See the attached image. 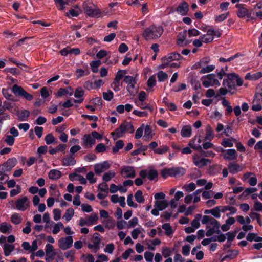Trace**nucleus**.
I'll return each instance as SVG.
<instances>
[{"label":"nucleus","instance_id":"nucleus-21","mask_svg":"<svg viewBox=\"0 0 262 262\" xmlns=\"http://www.w3.org/2000/svg\"><path fill=\"white\" fill-rule=\"evenodd\" d=\"M56 255L54 247H46V260L48 262L53 260Z\"/></svg>","mask_w":262,"mask_h":262},{"label":"nucleus","instance_id":"nucleus-2","mask_svg":"<svg viewBox=\"0 0 262 262\" xmlns=\"http://www.w3.org/2000/svg\"><path fill=\"white\" fill-rule=\"evenodd\" d=\"M227 78L224 79L223 85L227 87L229 92L235 89V85L240 86L242 85L243 81L238 76L235 74L231 73L227 74Z\"/></svg>","mask_w":262,"mask_h":262},{"label":"nucleus","instance_id":"nucleus-27","mask_svg":"<svg viewBox=\"0 0 262 262\" xmlns=\"http://www.w3.org/2000/svg\"><path fill=\"white\" fill-rule=\"evenodd\" d=\"M167 58L168 62L170 63L172 61L179 60L183 58L181 55L177 52H173L167 55V56L164 57Z\"/></svg>","mask_w":262,"mask_h":262},{"label":"nucleus","instance_id":"nucleus-1","mask_svg":"<svg viewBox=\"0 0 262 262\" xmlns=\"http://www.w3.org/2000/svg\"><path fill=\"white\" fill-rule=\"evenodd\" d=\"M163 33V28L161 26L151 25L145 28L142 33L143 37L146 40L159 38Z\"/></svg>","mask_w":262,"mask_h":262},{"label":"nucleus","instance_id":"nucleus-60","mask_svg":"<svg viewBox=\"0 0 262 262\" xmlns=\"http://www.w3.org/2000/svg\"><path fill=\"white\" fill-rule=\"evenodd\" d=\"M102 95L104 100L110 101L113 99L114 94L111 91H108L107 92H103Z\"/></svg>","mask_w":262,"mask_h":262},{"label":"nucleus","instance_id":"nucleus-25","mask_svg":"<svg viewBox=\"0 0 262 262\" xmlns=\"http://www.w3.org/2000/svg\"><path fill=\"white\" fill-rule=\"evenodd\" d=\"M12 226L7 223L3 222L0 224V232L3 233H10L12 232Z\"/></svg>","mask_w":262,"mask_h":262},{"label":"nucleus","instance_id":"nucleus-63","mask_svg":"<svg viewBox=\"0 0 262 262\" xmlns=\"http://www.w3.org/2000/svg\"><path fill=\"white\" fill-rule=\"evenodd\" d=\"M84 95V91L81 87L77 88L75 92L74 96L76 98H81Z\"/></svg>","mask_w":262,"mask_h":262},{"label":"nucleus","instance_id":"nucleus-28","mask_svg":"<svg viewBox=\"0 0 262 262\" xmlns=\"http://www.w3.org/2000/svg\"><path fill=\"white\" fill-rule=\"evenodd\" d=\"M59 246H72L73 238L71 236H68L65 238H60L59 241Z\"/></svg>","mask_w":262,"mask_h":262},{"label":"nucleus","instance_id":"nucleus-57","mask_svg":"<svg viewBox=\"0 0 262 262\" xmlns=\"http://www.w3.org/2000/svg\"><path fill=\"white\" fill-rule=\"evenodd\" d=\"M126 70H119L116 73V75L114 80L116 81H119V80H120L123 78V77L126 74Z\"/></svg>","mask_w":262,"mask_h":262},{"label":"nucleus","instance_id":"nucleus-11","mask_svg":"<svg viewBox=\"0 0 262 262\" xmlns=\"http://www.w3.org/2000/svg\"><path fill=\"white\" fill-rule=\"evenodd\" d=\"M17 164V160L15 158L9 159L5 163L0 165V171H10Z\"/></svg>","mask_w":262,"mask_h":262},{"label":"nucleus","instance_id":"nucleus-51","mask_svg":"<svg viewBox=\"0 0 262 262\" xmlns=\"http://www.w3.org/2000/svg\"><path fill=\"white\" fill-rule=\"evenodd\" d=\"M98 220V216L97 214H94L90 215L88 219V222L89 226L95 224Z\"/></svg>","mask_w":262,"mask_h":262},{"label":"nucleus","instance_id":"nucleus-37","mask_svg":"<svg viewBox=\"0 0 262 262\" xmlns=\"http://www.w3.org/2000/svg\"><path fill=\"white\" fill-rule=\"evenodd\" d=\"M173 168H165L161 170V174L165 179L167 178L168 176L173 177Z\"/></svg>","mask_w":262,"mask_h":262},{"label":"nucleus","instance_id":"nucleus-50","mask_svg":"<svg viewBox=\"0 0 262 262\" xmlns=\"http://www.w3.org/2000/svg\"><path fill=\"white\" fill-rule=\"evenodd\" d=\"M158 80L159 82H162L168 78L167 74L162 71H160L157 73Z\"/></svg>","mask_w":262,"mask_h":262},{"label":"nucleus","instance_id":"nucleus-30","mask_svg":"<svg viewBox=\"0 0 262 262\" xmlns=\"http://www.w3.org/2000/svg\"><path fill=\"white\" fill-rule=\"evenodd\" d=\"M210 226H212V229H213L214 231L216 232L217 234L220 233V230H219L220 227V223L215 219L213 218V219L211 220V222L210 224V226H209L208 225H207L206 227L207 228H208L210 227Z\"/></svg>","mask_w":262,"mask_h":262},{"label":"nucleus","instance_id":"nucleus-41","mask_svg":"<svg viewBox=\"0 0 262 262\" xmlns=\"http://www.w3.org/2000/svg\"><path fill=\"white\" fill-rule=\"evenodd\" d=\"M197 137H195L194 139L190 141L188 145L191 147L193 149L198 151H202V147L201 145H199V144H196L195 141L196 140Z\"/></svg>","mask_w":262,"mask_h":262},{"label":"nucleus","instance_id":"nucleus-59","mask_svg":"<svg viewBox=\"0 0 262 262\" xmlns=\"http://www.w3.org/2000/svg\"><path fill=\"white\" fill-rule=\"evenodd\" d=\"M138 223V219L137 217H134L130 221H128V224H127V228H134L135 227Z\"/></svg>","mask_w":262,"mask_h":262},{"label":"nucleus","instance_id":"nucleus-33","mask_svg":"<svg viewBox=\"0 0 262 262\" xmlns=\"http://www.w3.org/2000/svg\"><path fill=\"white\" fill-rule=\"evenodd\" d=\"M191 127L186 125L182 127L181 131V135L183 137H189L191 135Z\"/></svg>","mask_w":262,"mask_h":262},{"label":"nucleus","instance_id":"nucleus-32","mask_svg":"<svg viewBox=\"0 0 262 262\" xmlns=\"http://www.w3.org/2000/svg\"><path fill=\"white\" fill-rule=\"evenodd\" d=\"M222 212H225L226 211L228 210L230 211V213H227L226 216H229L230 215L234 214L237 212V209L233 206H220Z\"/></svg>","mask_w":262,"mask_h":262},{"label":"nucleus","instance_id":"nucleus-20","mask_svg":"<svg viewBox=\"0 0 262 262\" xmlns=\"http://www.w3.org/2000/svg\"><path fill=\"white\" fill-rule=\"evenodd\" d=\"M188 10V4L187 3L184 1L178 6L176 9V11L182 16H185L187 14Z\"/></svg>","mask_w":262,"mask_h":262},{"label":"nucleus","instance_id":"nucleus-58","mask_svg":"<svg viewBox=\"0 0 262 262\" xmlns=\"http://www.w3.org/2000/svg\"><path fill=\"white\" fill-rule=\"evenodd\" d=\"M147 86L150 89L154 87L156 84V80L155 76H150L147 82Z\"/></svg>","mask_w":262,"mask_h":262},{"label":"nucleus","instance_id":"nucleus-31","mask_svg":"<svg viewBox=\"0 0 262 262\" xmlns=\"http://www.w3.org/2000/svg\"><path fill=\"white\" fill-rule=\"evenodd\" d=\"M262 77V72H258L253 74L247 73L245 76V79L251 80H256Z\"/></svg>","mask_w":262,"mask_h":262},{"label":"nucleus","instance_id":"nucleus-24","mask_svg":"<svg viewBox=\"0 0 262 262\" xmlns=\"http://www.w3.org/2000/svg\"><path fill=\"white\" fill-rule=\"evenodd\" d=\"M62 176V173L57 169H52L48 173V177L50 179L57 180Z\"/></svg>","mask_w":262,"mask_h":262},{"label":"nucleus","instance_id":"nucleus-7","mask_svg":"<svg viewBox=\"0 0 262 262\" xmlns=\"http://www.w3.org/2000/svg\"><path fill=\"white\" fill-rule=\"evenodd\" d=\"M136 77L130 76H125L124 81L127 84V90L130 96H135L137 93V90L135 89V85L137 83Z\"/></svg>","mask_w":262,"mask_h":262},{"label":"nucleus","instance_id":"nucleus-54","mask_svg":"<svg viewBox=\"0 0 262 262\" xmlns=\"http://www.w3.org/2000/svg\"><path fill=\"white\" fill-rule=\"evenodd\" d=\"M63 228L64 226L62 223L60 222H58L54 226L52 232L54 234H57L60 231V229Z\"/></svg>","mask_w":262,"mask_h":262},{"label":"nucleus","instance_id":"nucleus-14","mask_svg":"<svg viewBox=\"0 0 262 262\" xmlns=\"http://www.w3.org/2000/svg\"><path fill=\"white\" fill-rule=\"evenodd\" d=\"M120 173L124 178H134L136 176L134 168L129 166L122 167Z\"/></svg>","mask_w":262,"mask_h":262},{"label":"nucleus","instance_id":"nucleus-46","mask_svg":"<svg viewBox=\"0 0 262 262\" xmlns=\"http://www.w3.org/2000/svg\"><path fill=\"white\" fill-rule=\"evenodd\" d=\"M173 177L182 176L186 172V170L183 168L176 167L173 168Z\"/></svg>","mask_w":262,"mask_h":262},{"label":"nucleus","instance_id":"nucleus-6","mask_svg":"<svg viewBox=\"0 0 262 262\" xmlns=\"http://www.w3.org/2000/svg\"><path fill=\"white\" fill-rule=\"evenodd\" d=\"M201 80L202 81V84L205 88H208L210 86H220V83L219 80L215 78L214 74H210L203 76Z\"/></svg>","mask_w":262,"mask_h":262},{"label":"nucleus","instance_id":"nucleus-48","mask_svg":"<svg viewBox=\"0 0 262 262\" xmlns=\"http://www.w3.org/2000/svg\"><path fill=\"white\" fill-rule=\"evenodd\" d=\"M92 242L94 244L93 246H99L101 243L100 235L99 233L96 232L94 233L92 237ZM89 246L91 245H89Z\"/></svg>","mask_w":262,"mask_h":262},{"label":"nucleus","instance_id":"nucleus-13","mask_svg":"<svg viewBox=\"0 0 262 262\" xmlns=\"http://www.w3.org/2000/svg\"><path fill=\"white\" fill-rule=\"evenodd\" d=\"M230 247H224V251H226L227 253L225 256L224 254L221 255V261H227L232 259L235 258L238 254V251L236 250H230L229 248Z\"/></svg>","mask_w":262,"mask_h":262},{"label":"nucleus","instance_id":"nucleus-4","mask_svg":"<svg viewBox=\"0 0 262 262\" xmlns=\"http://www.w3.org/2000/svg\"><path fill=\"white\" fill-rule=\"evenodd\" d=\"M85 14L91 17H99L101 13V10L90 0L85 1L82 5Z\"/></svg>","mask_w":262,"mask_h":262},{"label":"nucleus","instance_id":"nucleus-3","mask_svg":"<svg viewBox=\"0 0 262 262\" xmlns=\"http://www.w3.org/2000/svg\"><path fill=\"white\" fill-rule=\"evenodd\" d=\"M210 59L208 57L202 58L199 62L195 63L193 68L194 69H201L199 73L200 74H205L213 71L215 66L214 65H208L210 62Z\"/></svg>","mask_w":262,"mask_h":262},{"label":"nucleus","instance_id":"nucleus-10","mask_svg":"<svg viewBox=\"0 0 262 262\" xmlns=\"http://www.w3.org/2000/svg\"><path fill=\"white\" fill-rule=\"evenodd\" d=\"M30 203L27 196H20L15 202L16 208L19 211H24L29 206Z\"/></svg>","mask_w":262,"mask_h":262},{"label":"nucleus","instance_id":"nucleus-45","mask_svg":"<svg viewBox=\"0 0 262 262\" xmlns=\"http://www.w3.org/2000/svg\"><path fill=\"white\" fill-rule=\"evenodd\" d=\"M135 198L136 201L139 203H143L144 202L145 199L143 196L142 191L138 190L135 194Z\"/></svg>","mask_w":262,"mask_h":262},{"label":"nucleus","instance_id":"nucleus-56","mask_svg":"<svg viewBox=\"0 0 262 262\" xmlns=\"http://www.w3.org/2000/svg\"><path fill=\"white\" fill-rule=\"evenodd\" d=\"M76 75L77 78H80L84 75H87L89 74L90 72L88 69H86L85 70H84L81 69H78L76 71Z\"/></svg>","mask_w":262,"mask_h":262},{"label":"nucleus","instance_id":"nucleus-38","mask_svg":"<svg viewBox=\"0 0 262 262\" xmlns=\"http://www.w3.org/2000/svg\"><path fill=\"white\" fill-rule=\"evenodd\" d=\"M101 64V62L100 60L92 61L90 66L91 68L92 71L93 73H97L98 72V67Z\"/></svg>","mask_w":262,"mask_h":262},{"label":"nucleus","instance_id":"nucleus-23","mask_svg":"<svg viewBox=\"0 0 262 262\" xmlns=\"http://www.w3.org/2000/svg\"><path fill=\"white\" fill-rule=\"evenodd\" d=\"M62 162L64 166H69L75 165L76 161L74 155H70L64 157L62 160Z\"/></svg>","mask_w":262,"mask_h":262},{"label":"nucleus","instance_id":"nucleus-8","mask_svg":"<svg viewBox=\"0 0 262 262\" xmlns=\"http://www.w3.org/2000/svg\"><path fill=\"white\" fill-rule=\"evenodd\" d=\"M12 92L16 96L23 97L25 99L30 101L33 99V96L27 93L20 86L14 84L12 88Z\"/></svg>","mask_w":262,"mask_h":262},{"label":"nucleus","instance_id":"nucleus-26","mask_svg":"<svg viewBox=\"0 0 262 262\" xmlns=\"http://www.w3.org/2000/svg\"><path fill=\"white\" fill-rule=\"evenodd\" d=\"M168 206V202L166 200L158 201L155 202L154 207L160 211L163 210Z\"/></svg>","mask_w":262,"mask_h":262},{"label":"nucleus","instance_id":"nucleus-18","mask_svg":"<svg viewBox=\"0 0 262 262\" xmlns=\"http://www.w3.org/2000/svg\"><path fill=\"white\" fill-rule=\"evenodd\" d=\"M244 6L245 5L243 4H236L235 6V7L238 8L237 15L239 18H244L246 16L247 17L250 12V10H248L244 7Z\"/></svg>","mask_w":262,"mask_h":262},{"label":"nucleus","instance_id":"nucleus-61","mask_svg":"<svg viewBox=\"0 0 262 262\" xmlns=\"http://www.w3.org/2000/svg\"><path fill=\"white\" fill-rule=\"evenodd\" d=\"M106 149V146L103 143H99L95 147V151L98 153L104 152Z\"/></svg>","mask_w":262,"mask_h":262},{"label":"nucleus","instance_id":"nucleus-47","mask_svg":"<svg viewBox=\"0 0 262 262\" xmlns=\"http://www.w3.org/2000/svg\"><path fill=\"white\" fill-rule=\"evenodd\" d=\"M162 228L165 230V234L169 236L173 233L171 226L169 223H165L162 225Z\"/></svg>","mask_w":262,"mask_h":262},{"label":"nucleus","instance_id":"nucleus-16","mask_svg":"<svg viewBox=\"0 0 262 262\" xmlns=\"http://www.w3.org/2000/svg\"><path fill=\"white\" fill-rule=\"evenodd\" d=\"M82 141V145L85 148H91L95 143V140L90 134L85 135Z\"/></svg>","mask_w":262,"mask_h":262},{"label":"nucleus","instance_id":"nucleus-42","mask_svg":"<svg viewBox=\"0 0 262 262\" xmlns=\"http://www.w3.org/2000/svg\"><path fill=\"white\" fill-rule=\"evenodd\" d=\"M3 140L4 142L9 146H12L14 143V137L7 134L4 136Z\"/></svg>","mask_w":262,"mask_h":262},{"label":"nucleus","instance_id":"nucleus-53","mask_svg":"<svg viewBox=\"0 0 262 262\" xmlns=\"http://www.w3.org/2000/svg\"><path fill=\"white\" fill-rule=\"evenodd\" d=\"M183 188L187 192H190L195 189L196 186L194 183H190L188 184H186L183 186Z\"/></svg>","mask_w":262,"mask_h":262},{"label":"nucleus","instance_id":"nucleus-22","mask_svg":"<svg viewBox=\"0 0 262 262\" xmlns=\"http://www.w3.org/2000/svg\"><path fill=\"white\" fill-rule=\"evenodd\" d=\"M177 247H163L162 253L164 257H167L170 256L173 253H177L178 249L176 248Z\"/></svg>","mask_w":262,"mask_h":262},{"label":"nucleus","instance_id":"nucleus-55","mask_svg":"<svg viewBox=\"0 0 262 262\" xmlns=\"http://www.w3.org/2000/svg\"><path fill=\"white\" fill-rule=\"evenodd\" d=\"M47 144L49 145L55 142L56 139L52 134H48L45 138Z\"/></svg>","mask_w":262,"mask_h":262},{"label":"nucleus","instance_id":"nucleus-44","mask_svg":"<svg viewBox=\"0 0 262 262\" xmlns=\"http://www.w3.org/2000/svg\"><path fill=\"white\" fill-rule=\"evenodd\" d=\"M202 215L200 214H196L195 216V219L191 222V226L193 227L195 229H198L200 224L199 222L200 219L201 218Z\"/></svg>","mask_w":262,"mask_h":262},{"label":"nucleus","instance_id":"nucleus-34","mask_svg":"<svg viewBox=\"0 0 262 262\" xmlns=\"http://www.w3.org/2000/svg\"><path fill=\"white\" fill-rule=\"evenodd\" d=\"M187 32L186 30L183 32H180L178 35L177 38V45L179 46H183L184 41L185 40L186 37Z\"/></svg>","mask_w":262,"mask_h":262},{"label":"nucleus","instance_id":"nucleus-36","mask_svg":"<svg viewBox=\"0 0 262 262\" xmlns=\"http://www.w3.org/2000/svg\"><path fill=\"white\" fill-rule=\"evenodd\" d=\"M116 175V173L113 170H110L104 173L102 176V180L104 182H108Z\"/></svg>","mask_w":262,"mask_h":262},{"label":"nucleus","instance_id":"nucleus-39","mask_svg":"<svg viewBox=\"0 0 262 262\" xmlns=\"http://www.w3.org/2000/svg\"><path fill=\"white\" fill-rule=\"evenodd\" d=\"M233 141H235V139H234L233 138H230L228 139H223L222 140L221 144L224 147H231L233 146V143H232Z\"/></svg>","mask_w":262,"mask_h":262},{"label":"nucleus","instance_id":"nucleus-52","mask_svg":"<svg viewBox=\"0 0 262 262\" xmlns=\"http://www.w3.org/2000/svg\"><path fill=\"white\" fill-rule=\"evenodd\" d=\"M221 209L220 206H217L212 209L211 214L215 218L219 219L221 217L220 212Z\"/></svg>","mask_w":262,"mask_h":262},{"label":"nucleus","instance_id":"nucleus-64","mask_svg":"<svg viewBox=\"0 0 262 262\" xmlns=\"http://www.w3.org/2000/svg\"><path fill=\"white\" fill-rule=\"evenodd\" d=\"M94 174L92 171L89 172L86 176V179L89 180L91 184H94L96 181V180L94 178Z\"/></svg>","mask_w":262,"mask_h":262},{"label":"nucleus","instance_id":"nucleus-15","mask_svg":"<svg viewBox=\"0 0 262 262\" xmlns=\"http://www.w3.org/2000/svg\"><path fill=\"white\" fill-rule=\"evenodd\" d=\"M110 167V164L107 161H104L94 165V171L96 174L99 175L101 173L107 170Z\"/></svg>","mask_w":262,"mask_h":262},{"label":"nucleus","instance_id":"nucleus-43","mask_svg":"<svg viewBox=\"0 0 262 262\" xmlns=\"http://www.w3.org/2000/svg\"><path fill=\"white\" fill-rule=\"evenodd\" d=\"M169 150V147L167 145H162L158 147V148L155 149L154 151L155 154L162 155L167 152Z\"/></svg>","mask_w":262,"mask_h":262},{"label":"nucleus","instance_id":"nucleus-35","mask_svg":"<svg viewBox=\"0 0 262 262\" xmlns=\"http://www.w3.org/2000/svg\"><path fill=\"white\" fill-rule=\"evenodd\" d=\"M153 133L149 125H146L144 129V138L146 140H150L152 139Z\"/></svg>","mask_w":262,"mask_h":262},{"label":"nucleus","instance_id":"nucleus-40","mask_svg":"<svg viewBox=\"0 0 262 262\" xmlns=\"http://www.w3.org/2000/svg\"><path fill=\"white\" fill-rule=\"evenodd\" d=\"M74 214V210L73 208H68L63 216V219L69 222L72 218Z\"/></svg>","mask_w":262,"mask_h":262},{"label":"nucleus","instance_id":"nucleus-29","mask_svg":"<svg viewBox=\"0 0 262 262\" xmlns=\"http://www.w3.org/2000/svg\"><path fill=\"white\" fill-rule=\"evenodd\" d=\"M11 222L14 225H18L22 222L23 218L18 213H14L10 217Z\"/></svg>","mask_w":262,"mask_h":262},{"label":"nucleus","instance_id":"nucleus-5","mask_svg":"<svg viewBox=\"0 0 262 262\" xmlns=\"http://www.w3.org/2000/svg\"><path fill=\"white\" fill-rule=\"evenodd\" d=\"M134 132V128L132 123L124 121L121 124L118 128L115 129L114 132L112 133L111 135L113 136L115 135L117 138H121L123 136V134L126 132L133 133Z\"/></svg>","mask_w":262,"mask_h":262},{"label":"nucleus","instance_id":"nucleus-12","mask_svg":"<svg viewBox=\"0 0 262 262\" xmlns=\"http://www.w3.org/2000/svg\"><path fill=\"white\" fill-rule=\"evenodd\" d=\"M223 158L228 161H233L236 159L237 153L234 149H222L221 151Z\"/></svg>","mask_w":262,"mask_h":262},{"label":"nucleus","instance_id":"nucleus-19","mask_svg":"<svg viewBox=\"0 0 262 262\" xmlns=\"http://www.w3.org/2000/svg\"><path fill=\"white\" fill-rule=\"evenodd\" d=\"M14 111L17 112L18 120L20 121H26L30 115V112L27 110L19 111L17 107L14 108Z\"/></svg>","mask_w":262,"mask_h":262},{"label":"nucleus","instance_id":"nucleus-9","mask_svg":"<svg viewBox=\"0 0 262 262\" xmlns=\"http://www.w3.org/2000/svg\"><path fill=\"white\" fill-rule=\"evenodd\" d=\"M192 160L193 164L199 168L205 167L211 162L210 159L201 158L198 154H195L192 156Z\"/></svg>","mask_w":262,"mask_h":262},{"label":"nucleus","instance_id":"nucleus-62","mask_svg":"<svg viewBox=\"0 0 262 262\" xmlns=\"http://www.w3.org/2000/svg\"><path fill=\"white\" fill-rule=\"evenodd\" d=\"M142 230V229L141 228L134 229L131 233L132 237L134 239H137L138 237V235L141 233Z\"/></svg>","mask_w":262,"mask_h":262},{"label":"nucleus","instance_id":"nucleus-17","mask_svg":"<svg viewBox=\"0 0 262 262\" xmlns=\"http://www.w3.org/2000/svg\"><path fill=\"white\" fill-rule=\"evenodd\" d=\"M245 168L243 165H241L235 162L229 163L228 165V168L229 172L233 174L242 171Z\"/></svg>","mask_w":262,"mask_h":262},{"label":"nucleus","instance_id":"nucleus-49","mask_svg":"<svg viewBox=\"0 0 262 262\" xmlns=\"http://www.w3.org/2000/svg\"><path fill=\"white\" fill-rule=\"evenodd\" d=\"M158 174L157 170L155 169H151L150 170H148L147 178L149 180H154L155 178L158 177Z\"/></svg>","mask_w":262,"mask_h":262}]
</instances>
